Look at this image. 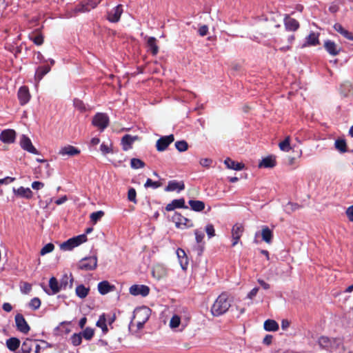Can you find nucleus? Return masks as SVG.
Instances as JSON below:
<instances>
[{
    "label": "nucleus",
    "instance_id": "f257e3e1",
    "mask_svg": "<svg viewBox=\"0 0 353 353\" xmlns=\"http://www.w3.org/2000/svg\"><path fill=\"white\" fill-rule=\"evenodd\" d=\"M230 296L225 293H221L215 299L210 311L213 316H219L228 312L231 306Z\"/></svg>",
    "mask_w": 353,
    "mask_h": 353
},
{
    "label": "nucleus",
    "instance_id": "f03ea898",
    "mask_svg": "<svg viewBox=\"0 0 353 353\" xmlns=\"http://www.w3.org/2000/svg\"><path fill=\"white\" fill-rule=\"evenodd\" d=\"M151 314L149 307L143 306L134 310L133 319L131 323L136 325L139 329L141 328L144 323L148 320Z\"/></svg>",
    "mask_w": 353,
    "mask_h": 353
},
{
    "label": "nucleus",
    "instance_id": "7ed1b4c3",
    "mask_svg": "<svg viewBox=\"0 0 353 353\" xmlns=\"http://www.w3.org/2000/svg\"><path fill=\"white\" fill-rule=\"evenodd\" d=\"M12 194L16 199L31 200L34 197V192L32 189L23 185L12 187Z\"/></svg>",
    "mask_w": 353,
    "mask_h": 353
},
{
    "label": "nucleus",
    "instance_id": "20e7f679",
    "mask_svg": "<svg viewBox=\"0 0 353 353\" xmlns=\"http://www.w3.org/2000/svg\"><path fill=\"white\" fill-rule=\"evenodd\" d=\"M172 221L174 223L176 228L179 230H185L194 226V224L190 219L183 216L179 212H175L173 214L172 216Z\"/></svg>",
    "mask_w": 353,
    "mask_h": 353
},
{
    "label": "nucleus",
    "instance_id": "39448f33",
    "mask_svg": "<svg viewBox=\"0 0 353 353\" xmlns=\"http://www.w3.org/2000/svg\"><path fill=\"white\" fill-rule=\"evenodd\" d=\"M109 121V117L105 113L98 112L94 116L92 124L102 132L108 127Z\"/></svg>",
    "mask_w": 353,
    "mask_h": 353
},
{
    "label": "nucleus",
    "instance_id": "423d86ee",
    "mask_svg": "<svg viewBox=\"0 0 353 353\" xmlns=\"http://www.w3.org/2000/svg\"><path fill=\"white\" fill-rule=\"evenodd\" d=\"M97 266V257L96 256H90L81 260L79 268L81 270L89 271L94 270Z\"/></svg>",
    "mask_w": 353,
    "mask_h": 353
},
{
    "label": "nucleus",
    "instance_id": "0eeeda50",
    "mask_svg": "<svg viewBox=\"0 0 353 353\" xmlns=\"http://www.w3.org/2000/svg\"><path fill=\"white\" fill-rule=\"evenodd\" d=\"M243 232L244 227L243 224L237 223L232 226L231 230L232 247H234L239 243L240 239L242 236Z\"/></svg>",
    "mask_w": 353,
    "mask_h": 353
},
{
    "label": "nucleus",
    "instance_id": "6e6552de",
    "mask_svg": "<svg viewBox=\"0 0 353 353\" xmlns=\"http://www.w3.org/2000/svg\"><path fill=\"white\" fill-rule=\"evenodd\" d=\"M129 292L132 296H146L150 293V288L145 285H132L129 288Z\"/></svg>",
    "mask_w": 353,
    "mask_h": 353
},
{
    "label": "nucleus",
    "instance_id": "1a4fd4ad",
    "mask_svg": "<svg viewBox=\"0 0 353 353\" xmlns=\"http://www.w3.org/2000/svg\"><path fill=\"white\" fill-rule=\"evenodd\" d=\"M99 150L101 155L103 157H106L108 154H114L112 141L110 138L104 140L100 145Z\"/></svg>",
    "mask_w": 353,
    "mask_h": 353
},
{
    "label": "nucleus",
    "instance_id": "9d476101",
    "mask_svg": "<svg viewBox=\"0 0 353 353\" xmlns=\"http://www.w3.org/2000/svg\"><path fill=\"white\" fill-rule=\"evenodd\" d=\"M16 139V132L14 130L7 129L0 133V141L6 144L13 143Z\"/></svg>",
    "mask_w": 353,
    "mask_h": 353
},
{
    "label": "nucleus",
    "instance_id": "9b49d317",
    "mask_svg": "<svg viewBox=\"0 0 353 353\" xmlns=\"http://www.w3.org/2000/svg\"><path fill=\"white\" fill-rule=\"evenodd\" d=\"M81 152L80 150L77 148L71 145H67L63 147H61L59 150V154L62 157H73L79 154Z\"/></svg>",
    "mask_w": 353,
    "mask_h": 353
},
{
    "label": "nucleus",
    "instance_id": "f8f14e48",
    "mask_svg": "<svg viewBox=\"0 0 353 353\" xmlns=\"http://www.w3.org/2000/svg\"><path fill=\"white\" fill-rule=\"evenodd\" d=\"M20 145L24 150H26L27 152H28L31 154H39V152L37 151V150L32 145L31 140L26 135H23L21 137Z\"/></svg>",
    "mask_w": 353,
    "mask_h": 353
},
{
    "label": "nucleus",
    "instance_id": "ddd939ff",
    "mask_svg": "<svg viewBox=\"0 0 353 353\" xmlns=\"http://www.w3.org/2000/svg\"><path fill=\"white\" fill-rule=\"evenodd\" d=\"M114 321V316L110 317L109 319H107L105 314H102L99 316L98 321L96 323V325L101 328L103 333L106 334L108 332L107 323L112 324Z\"/></svg>",
    "mask_w": 353,
    "mask_h": 353
},
{
    "label": "nucleus",
    "instance_id": "4468645a",
    "mask_svg": "<svg viewBox=\"0 0 353 353\" xmlns=\"http://www.w3.org/2000/svg\"><path fill=\"white\" fill-rule=\"evenodd\" d=\"M324 48L329 54L331 56H336L341 50V48L334 41L327 39L324 41Z\"/></svg>",
    "mask_w": 353,
    "mask_h": 353
},
{
    "label": "nucleus",
    "instance_id": "2eb2a0df",
    "mask_svg": "<svg viewBox=\"0 0 353 353\" xmlns=\"http://www.w3.org/2000/svg\"><path fill=\"white\" fill-rule=\"evenodd\" d=\"M187 323L181 320V318L178 314H174L169 323V326L171 330H176L177 328H180L181 330H183L186 326Z\"/></svg>",
    "mask_w": 353,
    "mask_h": 353
},
{
    "label": "nucleus",
    "instance_id": "dca6fc26",
    "mask_svg": "<svg viewBox=\"0 0 353 353\" xmlns=\"http://www.w3.org/2000/svg\"><path fill=\"white\" fill-rule=\"evenodd\" d=\"M115 289V285L111 284L108 281H102L97 285L98 292L101 295H105L110 292H114Z\"/></svg>",
    "mask_w": 353,
    "mask_h": 353
},
{
    "label": "nucleus",
    "instance_id": "f3484780",
    "mask_svg": "<svg viewBox=\"0 0 353 353\" xmlns=\"http://www.w3.org/2000/svg\"><path fill=\"white\" fill-rule=\"evenodd\" d=\"M15 323L17 330L21 332L27 334L30 331V326L21 314H18L15 316Z\"/></svg>",
    "mask_w": 353,
    "mask_h": 353
},
{
    "label": "nucleus",
    "instance_id": "a211bd4d",
    "mask_svg": "<svg viewBox=\"0 0 353 353\" xmlns=\"http://www.w3.org/2000/svg\"><path fill=\"white\" fill-rule=\"evenodd\" d=\"M174 136L172 134L161 137L157 141V149L158 151L165 150L168 146L174 141Z\"/></svg>",
    "mask_w": 353,
    "mask_h": 353
},
{
    "label": "nucleus",
    "instance_id": "6ab92c4d",
    "mask_svg": "<svg viewBox=\"0 0 353 353\" xmlns=\"http://www.w3.org/2000/svg\"><path fill=\"white\" fill-rule=\"evenodd\" d=\"M18 98L20 102V104L23 105L28 103L31 98V95L28 88L26 86H22L19 89L18 91Z\"/></svg>",
    "mask_w": 353,
    "mask_h": 353
},
{
    "label": "nucleus",
    "instance_id": "aec40b11",
    "mask_svg": "<svg viewBox=\"0 0 353 353\" xmlns=\"http://www.w3.org/2000/svg\"><path fill=\"white\" fill-rule=\"evenodd\" d=\"M123 10L121 6L112 8L108 14V19L110 22H117L120 19Z\"/></svg>",
    "mask_w": 353,
    "mask_h": 353
},
{
    "label": "nucleus",
    "instance_id": "412c9836",
    "mask_svg": "<svg viewBox=\"0 0 353 353\" xmlns=\"http://www.w3.org/2000/svg\"><path fill=\"white\" fill-rule=\"evenodd\" d=\"M276 164V157L273 155H268L263 157L259 163L260 168H272Z\"/></svg>",
    "mask_w": 353,
    "mask_h": 353
},
{
    "label": "nucleus",
    "instance_id": "4be33fe9",
    "mask_svg": "<svg viewBox=\"0 0 353 353\" xmlns=\"http://www.w3.org/2000/svg\"><path fill=\"white\" fill-rule=\"evenodd\" d=\"M50 71V67L47 65L39 66L37 68L34 77V81L36 85L40 82L43 76L48 74Z\"/></svg>",
    "mask_w": 353,
    "mask_h": 353
},
{
    "label": "nucleus",
    "instance_id": "5701e85b",
    "mask_svg": "<svg viewBox=\"0 0 353 353\" xmlns=\"http://www.w3.org/2000/svg\"><path fill=\"white\" fill-rule=\"evenodd\" d=\"M224 164L226 168L230 170H233L236 171L242 170L245 168V165L242 162L235 161L230 158H226L224 160Z\"/></svg>",
    "mask_w": 353,
    "mask_h": 353
},
{
    "label": "nucleus",
    "instance_id": "b1692460",
    "mask_svg": "<svg viewBox=\"0 0 353 353\" xmlns=\"http://www.w3.org/2000/svg\"><path fill=\"white\" fill-rule=\"evenodd\" d=\"M319 43V34L317 32H310L305 38V42L303 45V48L308 46H315Z\"/></svg>",
    "mask_w": 353,
    "mask_h": 353
},
{
    "label": "nucleus",
    "instance_id": "393cba45",
    "mask_svg": "<svg viewBox=\"0 0 353 353\" xmlns=\"http://www.w3.org/2000/svg\"><path fill=\"white\" fill-rule=\"evenodd\" d=\"M176 254L181 268L183 270H187L188 266V259L185 251L181 248H178L176 250Z\"/></svg>",
    "mask_w": 353,
    "mask_h": 353
},
{
    "label": "nucleus",
    "instance_id": "a878e982",
    "mask_svg": "<svg viewBox=\"0 0 353 353\" xmlns=\"http://www.w3.org/2000/svg\"><path fill=\"white\" fill-rule=\"evenodd\" d=\"M176 208L187 209L188 206L185 205V202L183 199H174L171 203H168L165 210L167 211H172Z\"/></svg>",
    "mask_w": 353,
    "mask_h": 353
},
{
    "label": "nucleus",
    "instance_id": "bb28decb",
    "mask_svg": "<svg viewBox=\"0 0 353 353\" xmlns=\"http://www.w3.org/2000/svg\"><path fill=\"white\" fill-rule=\"evenodd\" d=\"M168 273L167 269L162 265H156L152 270V275L157 280H160L166 276Z\"/></svg>",
    "mask_w": 353,
    "mask_h": 353
},
{
    "label": "nucleus",
    "instance_id": "cd10ccee",
    "mask_svg": "<svg viewBox=\"0 0 353 353\" xmlns=\"http://www.w3.org/2000/svg\"><path fill=\"white\" fill-rule=\"evenodd\" d=\"M138 140V137L126 134L121 139V145L123 150L127 151L132 148V143Z\"/></svg>",
    "mask_w": 353,
    "mask_h": 353
},
{
    "label": "nucleus",
    "instance_id": "c85d7f7f",
    "mask_svg": "<svg viewBox=\"0 0 353 353\" xmlns=\"http://www.w3.org/2000/svg\"><path fill=\"white\" fill-rule=\"evenodd\" d=\"M284 26L287 30L294 32L299 28V22L291 17H286L284 19Z\"/></svg>",
    "mask_w": 353,
    "mask_h": 353
},
{
    "label": "nucleus",
    "instance_id": "c756f323",
    "mask_svg": "<svg viewBox=\"0 0 353 353\" xmlns=\"http://www.w3.org/2000/svg\"><path fill=\"white\" fill-rule=\"evenodd\" d=\"M184 183L181 181H170L168 182L165 190L167 192H180L184 189Z\"/></svg>",
    "mask_w": 353,
    "mask_h": 353
},
{
    "label": "nucleus",
    "instance_id": "7c9ffc66",
    "mask_svg": "<svg viewBox=\"0 0 353 353\" xmlns=\"http://www.w3.org/2000/svg\"><path fill=\"white\" fill-rule=\"evenodd\" d=\"M188 204L191 210L196 212L203 211L205 207L204 202L200 200H190Z\"/></svg>",
    "mask_w": 353,
    "mask_h": 353
},
{
    "label": "nucleus",
    "instance_id": "2f4dec72",
    "mask_svg": "<svg viewBox=\"0 0 353 353\" xmlns=\"http://www.w3.org/2000/svg\"><path fill=\"white\" fill-rule=\"evenodd\" d=\"M279 148L282 152H289L292 150L290 137L286 136L283 140L280 141Z\"/></svg>",
    "mask_w": 353,
    "mask_h": 353
},
{
    "label": "nucleus",
    "instance_id": "473e14b6",
    "mask_svg": "<svg viewBox=\"0 0 353 353\" xmlns=\"http://www.w3.org/2000/svg\"><path fill=\"white\" fill-rule=\"evenodd\" d=\"M90 288L83 284L78 285L75 289L76 295L80 299H85L89 294Z\"/></svg>",
    "mask_w": 353,
    "mask_h": 353
},
{
    "label": "nucleus",
    "instance_id": "72a5a7b5",
    "mask_svg": "<svg viewBox=\"0 0 353 353\" xmlns=\"http://www.w3.org/2000/svg\"><path fill=\"white\" fill-rule=\"evenodd\" d=\"M334 29L346 39L353 41V34L345 30L340 23H335Z\"/></svg>",
    "mask_w": 353,
    "mask_h": 353
},
{
    "label": "nucleus",
    "instance_id": "f704fd0d",
    "mask_svg": "<svg viewBox=\"0 0 353 353\" xmlns=\"http://www.w3.org/2000/svg\"><path fill=\"white\" fill-rule=\"evenodd\" d=\"M263 327L268 332H275L279 330V324L273 319H268L264 322Z\"/></svg>",
    "mask_w": 353,
    "mask_h": 353
},
{
    "label": "nucleus",
    "instance_id": "c9c22d12",
    "mask_svg": "<svg viewBox=\"0 0 353 353\" xmlns=\"http://www.w3.org/2000/svg\"><path fill=\"white\" fill-rule=\"evenodd\" d=\"M6 346L10 351H15L20 345V341L17 338L12 337L6 341Z\"/></svg>",
    "mask_w": 353,
    "mask_h": 353
},
{
    "label": "nucleus",
    "instance_id": "e433bc0d",
    "mask_svg": "<svg viewBox=\"0 0 353 353\" xmlns=\"http://www.w3.org/2000/svg\"><path fill=\"white\" fill-rule=\"evenodd\" d=\"M73 278L72 274H65L61 281V288H66L68 286L72 288Z\"/></svg>",
    "mask_w": 353,
    "mask_h": 353
},
{
    "label": "nucleus",
    "instance_id": "4c0bfd02",
    "mask_svg": "<svg viewBox=\"0 0 353 353\" xmlns=\"http://www.w3.org/2000/svg\"><path fill=\"white\" fill-rule=\"evenodd\" d=\"M335 148L341 153L347 152V143L345 139H338L334 142Z\"/></svg>",
    "mask_w": 353,
    "mask_h": 353
},
{
    "label": "nucleus",
    "instance_id": "58836bf2",
    "mask_svg": "<svg viewBox=\"0 0 353 353\" xmlns=\"http://www.w3.org/2000/svg\"><path fill=\"white\" fill-rule=\"evenodd\" d=\"M262 239L267 243L270 244L272 239V231L266 226L263 227L261 230Z\"/></svg>",
    "mask_w": 353,
    "mask_h": 353
},
{
    "label": "nucleus",
    "instance_id": "ea45409f",
    "mask_svg": "<svg viewBox=\"0 0 353 353\" xmlns=\"http://www.w3.org/2000/svg\"><path fill=\"white\" fill-rule=\"evenodd\" d=\"M49 287L52 290V294H56L62 289V288H61V284H59L58 281L54 276L51 277L49 280Z\"/></svg>",
    "mask_w": 353,
    "mask_h": 353
},
{
    "label": "nucleus",
    "instance_id": "a19ab883",
    "mask_svg": "<svg viewBox=\"0 0 353 353\" xmlns=\"http://www.w3.org/2000/svg\"><path fill=\"white\" fill-rule=\"evenodd\" d=\"M150 50L153 54H157L159 52V48L156 43V39L154 37H150L147 41Z\"/></svg>",
    "mask_w": 353,
    "mask_h": 353
},
{
    "label": "nucleus",
    "instance_id": "79ce46f5",
    "mask_svg": "<svg viewBox=\"0 0 353 353\" xmlns=\"http://www.w3.org/2000/svg\"><path fill=\"white\" fill-rule=\"evenodd\" d=\"M74 248L76 246L71 238L60 245V249L63 251H70Z\"/></svg>",
    "mask_w": 353,
    "mask_h": 353
},
{
    "label": "nucleus",
    "instance_id": "37998d69",
    "mask_svg": "<svg viewBox=\"0 0 353 353\" xmlns=\"http://www.w3.org/2000/svg\"><path fill=\"white\" fill-rule=\"evenodd\" d=\"M54 250V245L52 243H48L43 245L40 250L41 256H45L47 254L51 253Z\"/></svg>",
    "mask_w": 353,
    "mask_h": 353
},
{
    "label": "nucleus",
    "instance_id": "c03bdc74",
    "mask_svg": "<svg viewBox=\"0 0 353 353\" xmlns=\"http://www.w3.org/2000/svg\"><path fill=\"white\" fill-rule=\"evenodd\" d=\"M130 166L132 169L143 168L145 166V163L139 159L133 158L130 161Z\"/></svg>",
    "mask_w": 353,
    "mask_h": 353
},
{
    "label": "nucleus",
    "instance_id": "a18cd8bd",
    "mask_svg": "<svg viewBox=\"0 0 353 353\" xmlns=\"http://www.w3.org/2000/svg\"><path fill=\"white\" fill-rule=\"evenodd\" d=\"M76 247L87 241V236L85 234H80L71 238Z\"/></svg>",
    "mask_w": 353,
    "mask_h": 353
},
{
    "label": "nucleus",
    "instance_id": "49530a36",
    "mask_svg": "<svg viewBox=\"0 0 353 353\" xmlns=\"http://www.w3.org/2000/svg\"><path fill=\"white\" fill-rule=\"evenodd\" d=\"M104 216V212L102 211V210H99V211H97V212H92L90 217V220L91 221L95 224L97 223V222L101 219L103 216Z\"/></svg>",
    "mask_w": 353,
    "mask_h": 353
},
{
    "label": "nucleus",
    "instance_id": "de8ad7c7",
    "mask_svg": "<svg viewBox=\"0 0 353 353\" xmlns=\"http://www.w3.org/2000/svg\"><path fill=\"white\" fill-rule=\"evenodd\" d=\"M71 343L74 346L79 345L82 342V336L81 333L73 334L70 337Z\"/></svg>",
    "mask_w": 353,
    "mask_h": 353
},
{
    "label": "nucleus",
    "instance_id": "09e8293b",
    "mask_svg": "<svg viewBox=\"0 0 353 353\" xmlns=\"http://www.w3.org/2000/svg\"><path fill=\"white\" fill-rule=\"evenodd\" d=\"M32 345L33 341L30 339H26L22 344V349L23 352L29 353L32 350Z\"/></svg>",
    "mask_w": 353,
    "mask_h": 353
},
{
    "label": "nucleus",
    "instance_id": "8fccbe9b",
    "mask_svg": "<svg viewBox=\"0 0 353 353\" xmlns=\"http://www.w3.org/2000/svg\"><path fill=\"white\" fill-rule=\"evenodd\" d=\"M175 147L179 152H185L188 150V145L186 141H180L175 143Z\"/></svg>",
    "mask_w": 353,
    "mask_h": 353
},
{
    "label": "nucleus",
    "instance_id": "3c124183",
    "mask_svg": "<svg viewBox=\"0 0 353 353\" xmlns=\"http://www.w3.org/2000/svg\"><path fill=\"white\" fill-rule=\"evenodd\" d=\"M118 159L110 160V161L114 167H119L123 165V163L125 161V159L123 157L121 154H116Z\"/></svg>",
    "mask_w": 353,
    "mask_h": 353
},
{
    "label": "nucleus",
    "instance_id": "603ef678",
    "mask_svg": "<svg viewBox=\"0 0 353 353\" xmlns=\"http://www.w3.org/2000/svg\"><path fill=\"white\" fill-rule=\"evenodd\" d=\"M319 345L322 347H327L330 345V340L327 336H321L318 340Z\"/></svg>",
    "mask_w": 353,
    "mask_h": 353
},
{
    "label": "nucleus",
    "instance_id": "864d4df0",
    "mask_svg": "<svg viewBox=\"0 0 353 353\" xmlns=\"http://www.w3.org/2000/svg\"><path fill=\"white\" fill-rule=\"evenodd\" d=\"M94 331L92 328L91 327H86L83 332V336L86 339V340H90L93 336H94Z\"/></svg>",
    "mask_w": 353,
    "mask_h": 353
},
{
    "label": "nucleus",
    "instance_id": "5fc2aeb1",
    "mask_svg": "<svg viewBox=\"0 0 353 353\" xmlns=\"http://www.w3.org/2000/svg\"><path fill=\"white\" fill-rule=\"evenodd\" d=\"M160 186V183L158 181H153L150 179H148L144 184L145 188H153L156 189Z\"/></svg>",
    "mask_w": 353,
    "mask_h": 353
},
{
    "label": "nucleus",
    "instance_id": "6e6d98bb",
    "mask_svg": "<svg viewBox=\"0 0 353 353\" xmlns=\"http://www.w3.org/2000/svg\"><path fill=\"white\" fill-rule=\"evenodd\" d=\"M45 186V184L41 182V181H34L32 182L31 183V189L32 190H36V191H38V190H40L41 189H43Z\"/></svg>",
    "mask_w": 353,
    "mask_h": 353
},
{
    "label": "nucleus",
    "instance_id": "4d7b16f0",
    "mask_svg": "<svg viewBox=\"0 0 353 353\" xmlns=\"http://www.w3.org/2000/svg\"><path fill=\"white\" fill-rule=\"evenodd\" d=\"M128 199L129 201L137 203V192L134 188H130L128 192Z\"/></svg>",
    "mask_w": 353,
    "mask_h": 353
},
{
    "label": "nucleus",
    "instance_id": "13d9d810",
    "mask_svg": "<svg viewBox=\"0 0 353 353\" xmlns=\"http://www.w3.org/2000/svg\"><path fill=\"white\" fill-rule=\"evenodd\" d=\"M30 307L33 310H37L41 305V301L39 298H33L30 302Z\"/></svg>",
    "mask_w": 353,
    "mask_h": 353
},
{
    "label": "nucleus",
    "instance_id": "bf43d9fd",
    "mask_svg": "<svg viewBox=\"0 0 353 353\" xmlns=\"http://www.w3.org/2000/svg\"><path fill=\"white\" fill-rule=\"evenodd\" d=\"M212 163V161L211 159L209 158H201L199 160V164L205 168H209L211 166V164Z\"/></svg>",
    "mask_w": 353,
    "mask_h": 353
},
{
    "label": "nucleus",
    "instance_id": "052dcab7",
    "mask_svg": "<svg viewBox=\"0 0 353 353\" xmlns=\"http://www.w3.org/2000/svg\"><path fill=\"white\" fill-rule=\"evenodd\" d=\"M205 232L209 239L213 237L215 235V230L214 226L212 224L206 225Z\"/></svg>",
    "mask_w": 353,
    "mask_h": 353
},
{
    "label": "nucleus",
    "instance_id": "680f3d73",
    "mask_svg": "<svg viewBox=\"0 0 353 353\" xmlns=\"http://www.w3.org/2000/svg\"><path fill=\"white\" fill-rule=\"evenodd\" d=\"M32 289V285L28 283H24L21 287V292L22 294H28Z\"/></svg>",
    "mask_w": 353,
    "mask_h": 353
},
{
    "label": "nucleus",
    "instance_id": "e2e57ef3",
    "mask_svg": "<svg viewBox=\"0 0 353 353\" xmlns=\"http://www.w3.org/2000/svg\"><path fill=\"white\" fill-rule=\"evenodd\" d=\"M259 292V288L254 287L252 288L247 294V298L250 300H252Z\"/></svg>",
    "mask_w": 353,
    "mask_h": 353
},
{
    "label": "nucleus",
    "instance_id": "0e129e2a",
    "mask_svg": "<svg viewBox=\"0 0 353 353\" xmlns=\"http://www.w3.org/2000/svg\"><path fill=\"white\" fill-rule=\"evenodd\" d=\"M15 181V178L14 177H12V176H6L3 179H0V185H2V184H10L12 182H14Z\"/></svg>",
    "mask_w": 353,
    "mask_h": 353
},
{
    "label": "nucleus",
    "instance_id": "69168bd1",
    "mask_svg": "<svg viewBox=\"0 0 353 353\" xmlns=\"http://www.w3.org/2000/svg\"><path fill=\"white\" fill-rule=\"evenodd\" d=\"M345 213L348 219L353 222V205L347 208Z\"/></svg>",
    "mask_w": 353,
    "mask_h": 353
},
{
    "label": "nucleus",
    "instance_id": "338daca9",
    "mask_svg": "<svg viewBox=\"0 0 353 353\" xmlns=\"http://www.w3.org/2000/svg\"><path fill=\"white\" fill-rule=\"evenodd\" d=\"M194 235H195L196 241L197 243H201L204 238V234L198 230L194 231Z\"/></svg>",
    "mask_w": 353,
    "mask_h": 353
},
{
    "label": "nucleus",
    "instance_id": "774afa93",
    "mask_svg": "<svg viewBox=\"0 0 353 353\" xmlns=\"http://www.w3.org/2000/svg\"><path fill=\"white\" fill-rule=\"evenodd\" d=\"M67 201H68V196L66 195H63L55 201V203L57 205H61L63 204L64 203H65Z\"/></svg>",
    "mask_w": 353,
    "mask_h": 353
}]
</instances>
